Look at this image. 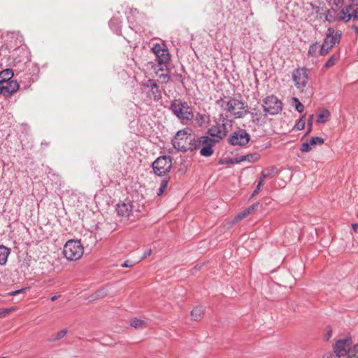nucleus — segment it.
Here are the masks:
<instances>
[{
    "label": "nucleus",
    "instance_id": "obj_1",
    "mask_svg": "<svg viewBox=\"0 0 358 358\" xmlns=\"http://www.w3.org/2000/svg\"><path fill=\"white\" fill-rule=\"evenodd\" d=\"M221 108L235 118H243L249 113V108L242 99L230 97L227 100L217 101Z\"/></svg>",
    "mask_w": 358,
    "mask_h": 358
},
{
    "label": "nucleus",
    "instance_id": "obj_2",
    "mask_svg": "<svg viewBox=\"0 0 358 358\" xmlns=\"http://www.w3.org/2000/svg\"><path fill=\"white\" fill-rule=\"evenodd\" d=\"M198 141L193 135L189 133V129L178 131L173 139L172 144L173 147L180 151H193L198 146Z\"/></svg>",
    "mask_w": 358,
    "mask_h": 358
},
{
    "label": "nucleus",
    "instance_id": "obj_3",
    "mask_svg": "<svg viewBox=\"0 0 358 358\" xmlns=\"http://www.w3.org/2000/svg\"><path fill=\"white\" fill-rule=\"evenodd\" d=\"M152 52L156 57V64L154 66L159 67L158 69L162 71L166 70V65L171 59V55L164 43H155L151 48Z\"/></svg>",
    "mask_w": 358,
    "mask_h": 358
},
{
    "label": "nucleus",
    "instance_id": "obj_4",
    "mask_svg": "<svg viewBox=\"0 0 358 358\" xmlns=\"http://www.w3.org/2000/svg\"><path fill=\"white\" fill-rule=\"evenodd\" d=\"M170 109L182 122L190 121L194 117L193 112L187 103L180 99L173 100L171 103Z\"/></svg>",
    "mask_w": 358,
    "mask_h": 358
},
{
    "label": "nucleus",
    "instance_id": "obj_5",
    "mask_svg": "<svg viewBox=\"0 0 358 358\" xmlns=\"http://www.w3.org/2000/svg\"><path fill=\"white\" fill-rule=\"evenodd\" d=\"M84 248L80 241L69 240L63 248L64 256L69 261L79 259L83 255Z\"/></svg>",
    "mask_w": 358,
    "mask_h": 358
},
{
    "label": "nucleus",
    "instance_id": "obj_6",
    "mask_svg": "<svg viewBox=\"0 0 358 358\" xmlns=\"http://www.w3.org/2000/svg\"><path fill=\"white\" fill-rule=\"evenodd\" d=\"M341 34L340 30L335 31L334 28L329 27L327 29L324 42L320 47L319 54L322 56L326 55L336 44L339 43Z\"/></svg>",
    "mask_w": 358,
    "mask_h": 358
},
{
    "label": "nucleus",
    "instance_id": "obj_7",
    "mask_svg": "<svg viewBox=\"0 0 358 358\" xmlns=\"http://www.w3.org/2000/svg\"><path fill=\"white\" fill-rule=\"evenodd\" d=\"M231 121L222 117L219 120L215 126L208 129V134L214 138L213 141L218 142L229 132V128L231 126Z\"/></svg>",
    "mask_w": 358,
    "mask_h": 358
},
{
    "label": "nucleus",
    "instance_id": "obj_8",
    "mask_svg": "<svg viewBox=\"0 0 358 358\" xmlns=\"http://www.w3.org/2000/svg\"><path fill=\"white\" fill-rule=\"evenodd\" d=\"M172 167V159L169 156H161L152 163L154 173L163 176L169 173Z\"/></svg>",
    "mask_w": 358,
    "mask_h": 358
},
{
    "label": "nucleus",
    "instance_id": "obj_9",
    "mask_svg": "<svg viewBox=\"0 0 358 358\" xmlns=\"http://www.w3.org/2000/svg\"><path fill=\"white\" fill-rule=\"evenodd\" d=\"M352 341L351 337L339 339L334 346L335 355L339 358H344L348 356L349 352L352 348Z\"/></svg>",
    "mask_w": 358,
    "mask_h": 358
},
{
    "label": "nucleus",
    "instance_id": "obj_10",
    "mask_svg": "<svg viewBox=\"0 0 358 358\" xmlns=\"http://www.w3.org/2000/svg\"><path fill=\"white\" fill-rule=\"evenodd\" d=\"M262 106L264 112L270 115H276L282 109V102L273 95L266 97L263 101Z\"/></svg>",
    "mask_w": 358,
    "mask_h": 358
},
{
    "label": "nucleus",
    "instance_id": "obj_11",
    "mask_svg": "<svg viewBox=\"0 0 358 358\" xmlns=\"http://www.w3.org/2000/svg\"><path fill=\"white\" fill-rule=\"evenodd\" d=\"M292 80L295 87L303 91L308 81V75L305 68H298L292 72Z\"/></svg>",
    "mask_w": 358,
    "mask_h": 358
},
{
    "label": "nucleus",
    "instance_id": "obj_12",
    "mask_svg": "<svg viewBox=\"0 0 358 358\" xmlns=\"http://www.w3.org/2000/svg\"><path fill=\"white\" fill-rule=\"evenodd\" d=\"M133 203L128 199L120 201L116 206V211L120 217L129 218L133 212Z\"/></svg>",
    "mask_w": 358,
    "mask_h": 358
},
{
    "label": "nucleus",
    "instance_id": "obj_13",
    "mask_svg": "<svg viewBox=\"0 0 358 358\" xmlns=\"http://www.w3.org/2000/svg\"><path fill=\"white\" fill-rule=\"evenodd\" d=\"M250 135L245 130L234 132L229 138V143L233 145H245L250 141Z\"/></svg>",
    "mask_w": 358,
    "mask_h": 358
},
{
    "label": "nucleus",
    "instance_id": "obj_14",
    "mask_svg": "<svg viewBox=\"0 0 358 358\" xmlns=\"http://www.w3.org/2000/svg\"><path fill=\"white\" fill-rule=\"evenodd\" d=\"M215 143V141L208 136H201L198 141V145L203 144L204 146L201 149L200 154L204 157L211 156L213 154L212 147Z\"/></svg>",
    "mask_w": 358,
    "mask_h": 358
},
{
    "label": "nucleus",
    "instance_id": "obj_15",
    "mask_svg": "<svg viewBox=\"0 0 358 358\" xmlns=\"http://www.w3.org/2000/svg\"><path fill=\"white\" fill-rule=\"evenodd\" d=\"M354 6L352 5H348L341 8L339 13L338 14V19L345 22H349L352 19V11Z\"/></svg>",
    "mask_w": 358,
    "mask_h": 358
},
{
    "label": "nucleus",
    "instance_id": "obj_16",
    "mask_svg": "<svg viewBox=\"0 0 358 358\" xmlns=\"http://www.w3.org/2000/svg\"><path fill=\"white\" fill-rule=\"evenodd\" d=\"M19 89V84L16 80H8L6 85H3V96L8 98Z\"/></svg>",
    "mask_w": 358,
    "mask_h": 358
},
{
    "label": "nucleus",
    "instance_id": "obj_17",
    "mask_svg": "<svg viewBox=\"0 0 358 358\" xmlns=\"http://www.w3.org/2000/svg\"><path fill=\"white\" fill-rule=\"evenodd\" d=\"M157 66H154L156 76L161 80L162 83H167L170 79L168 67L166 66V70L164 71L159 70Z\"/></svg>",
    "mask_w": 358,
    "mask_h": 358
},
{
    "label": "nucleus",
    "instance_id": "obj_18",
    "mask_svg": "<svg viewBox=\"0 0 358 358\" xmlns=\"http://www.w3.org/2000/svg\"><path fill=\"white\" fill-rule=\"evenodd\" d=\"M10 252V250L8 248L4 245H0V265L6 264Z\"/></svg>",
    "mask_w": 358,
    "mask_h": 358
},
{
    "label": "nucleus",
    "instance_id": "obj_19",
    "mask_svg": "<svg viewBox=\"0 0 358 358\" xmlns=\"http://www.w3.org/2000/svg\"><path fill=\"white\" fill-rule=\"evenodd\" d=\"M13 76V71L10 69H6L0 72V83L10 80Z\"/></svg>",
    "mask_w": 358,
    "mask_h": 358
},
{
    "label": "nucleus",
    "instance_id": "obj_20",
    "mask_svg": "<svg viewBox=\"0 0 358 358\" xmlns=\"http://www.w3.org/2000/svg\"><path fill=\"white\" fill-rule=\"evenodd\" d=\"M204 314V308L202 306H197L194 308L192 312L191 315L192 319L195 321L200 320Z\"/></svg>",
    "mask_w": 358,
    "mask_h": 358
},
{
    "label": "nucleus",
    "instance_id": "obj_21",
    "mask_svg": "<svg viewBox=\"0 0 358 358\" xmlns=\"http://www.w3.org/2000/svg\"><path fill=\"white\" fill-rule=\"evenodd\" d=\"M68 330L66 329H64L61 331H59L54 334L48 341L50 342H57L61 339H62L67 334Z\"/></svg>",
    "mask_w": 358,
    "mask_h": 358
},
{
    "label": "nucleus",
    "instance_id": "obj_22",
    "mask_svg": "<svg viewBox=\"0 0 358 358\" xmlns=\"http://www.w3.org/2000/svg\"><path fill=\"white\" fill-rule=\"evenodd\" d=\"M150 96L155 101H158L162 98L161 90L158 85H154L152 90H150Z\"/></svg>",
    "mask_w": 358,
    "mask_h": 358
},
{
    "label": "nucleus",
    "instance_id": "obj_23",
    "mask_svg": "<svg viewBox=\"0 0 358 358\" xmlns=\"http://www.w3.org/2000/svg\"><path fill=\"white\" fill-rule=\"evenodd\" d=\"M329 116H330V112L327 109L323 110L318 115V118H317V122L318 123H322V124L326 123L329 120Z\"/></svg>",
    "mask_w": 358,
    "mask_h": 358
},
{
    "label": "nucleus",
    "instance_id": "obj_24",
    "mask_svg": "<svg viewBox=\"0 0 358 358\" xmlns=\"http://www.w3.org/2000/svg\"><path fill=\"white\" fill-rule=\"evenodd\" d=\"M108 288L103 287L99 290H97L94 294L92 295V299L93 300L99 299L105 297L108 294Z\"/></svg>",
    "mask_w": 358,
    "mask_h": 358
},
{
    "label": "nucleus",
    "instance_id": "obj_25",
    "mask_svg": "<svg viewBox=\"0 0 358 358\" xmlns=\"http://www.w3.org/2000/svg\"><path fill=\"white\" fill-rule=\"evenodd\" d=\"M291 104L299 113H302L304 110L303 105L300 102L299 99L296 97H292L291 99Z\"/></svg>",
    "mask_w": 358,
    "mask_h": 358
},
{
    "label": "nucleus",
    "instance_id": "obj_26",
    "mask_svg": "<svg viewBox=\"0 0 358 358\" xmlns=\"http://www.w3.org/2000/svg\"><path fill=\"white\" fill-rule=\"evenodd\" d=\"M318 43H315L310 45L308 54L310 57H316L318 53Z\"/></svg>",
    "mask_w": 358,
    "mask_h": 358
},
{
    "label": "nucleus",
    "instance_id": "obj_27",
    "mask_svg": "<svg viewBox=\"0 0 358 358\" xmlns=\"http://www.w3.org/2000/svg\"><path fill=\"white\" fill-rule=\"evenodd\" d=\"M130 325L136 329L141 328L145 326V322L142 320L134 318L131 320Z\"/></svg>",
    "mask_w": 358,
    "mask_h": 358
},
{
    "label": "nucleus",
    "instance_id": "obj_28",
    "mask_svg": "<svg viewBox=\"0 0 358 358\" xmlns=\"http://www.w3.org/2000/svg\"><path fill=\"white\" fill-rule=\"evenodd\" d=\"M329 5L332 7H335V9H338L342 7L343 4V0H327ZM334 8H332L333 9Z\"/></svg>",
    "mask_w": 358,
    "mask_h": 358
},
{
    "label": "nucleus",
    "instance_id": "obj_29",
    "mask_svg": "<svg viewBox=\"0 0 358 358\" xmlns=\"http://www.w3.org/2000/svg\"><path fill=\"white\" fill-rule=\"evenodd\" d=\"M324 139L321 137H312L310 139L309 142H310L311 147H313L317 144L322 145L324 143Z\"/></svg>",
    "mask_w": 358,
    "mask_h": 358
},
{
    "label": "nucleus",
    "instance_id": "obj_30",
    "mask_svg": "<svg viewBox=\"0 0 358 358\" xmlns=\"http://www.w3.org/2000/svg\"><path fill=\"white\" fill-rule=\"evenodd\" d=\"M338 60V57L335 55H333L330 57V58L327 60V62H326L325 64V67L326 68H330L331 66H333L335 64H336V62Z\"/></svg>",
    "mask_w": 358,
    "mask_h": 358
},
{
    "label": "nucleus",
    "instance_id": "obj_31",
    "mask_svg": "<svg viewBox=\"0 0 358 358\" xmlns=\"http://www.w3.org/2000/svg\"><path fill=\"white\" fill-rule=\"evenodd\" d=\"M167 185H168L167 180H162L161 184H160V187L158 189V190L157 192V194L158 196H161L164 193L165 189L167 187Z\"/></svg>",
    "mask_w": 358,
    "mask_h": 358
},
{
    "label": "nucleus",
    "instance_id": "obj_32",
    "mask_svg": "<svg viewBox=\"0 0 358 358\" xmlns=\"http://www.w3.org/2000/svg\"><path fill=\"white\" fill-rule=\"evenodd\" d=\"M347 358H358V345H355L352 347Z\"/></svg>",
    "mask_w": 358,
    "mask_h": 358
},
{
    "label": "nucleus",
    "instance_id": "obj_33",
    "mask_svg": "<svg viewBox=\"0 0 358 358\" xmlns=\"http://www.w3.org/2000/svg\"><path fill=\"white\" fill-rule=\"evenodd\" d=\"M250 214V210H245L244 211L240 213L236 217L235 219L234 220L233 222H237L238 220H241L243 218H245V217H247L248 215Z\"/></svg>",
    "mask_w": 358,
    "mask_h": 358
},
{
    "label": "nucleus",
    "instance_id": "obj_34",
    "mask_svg": "<svg viewBox=\"0 0 358 358\" xmlns=\"http://www.w3.org/2000/svg\"><path fill=\"white\" fill-rule=\"evenodd\" d=\"M259 159V155L257 153L246 155V161L249 162H257Z\"/></svg>",
    "mask_w": 358,
    "mask_h": 358
},
{
    "label": "nucleus",
    "instance_id": "obj_35",
    "mask_svg": "<svg viewBox=\"0 0 358 358\" xmlns=\"http://www.w3.org/2000/svg\"><path fill=\"white\" fill-rule=\"evenodd\" d=\"M15 310V308L12 307L10 308H1L0 309V317H5Z\"/></svg>",
    "mask_w": 358,
    "mask_h": 358
},
{
    "label": "nucleus",
    "instance_id": "obj_36",
    "mask_svg": "<svg viewBox=\"0 0 358 358\" xmlns=\"http://www.w3.org/2000/svg\"><path fill=\"white\" fill-rule=\"evenodd\" d=\"M312 149V147L310 144V142H308V143H303L302 145H301V151L303 152H308L309 151H310Z\"/></svg>",
    "mask_w": 358,
    "mask_h": 358
},
{
    "label": "nucleus",
    "instance_id": "obj_37",
    "mask_svg": "<svg viewBox=\"0 0 358 358\" xmlns=\"http://www.w3.org/2000/svg\"><path fill=\"white\" fill-rule=\"evenodd\" d=\"M298 130H302L305 127V120L301 118L295 125Z\"/></svg>",
    "mask_w": 358,
    "mask_h": 358
},
{
    "label": "nucleus",
    "instance_id": "obj_38",
    "mask_svg": "<svg viewBox=\"0 0 358 358\" xmlns=\"http://www.w3.org/2000/svg\"><path fill=\"white\" fill-rule=\"evenodd\" d=\"M196 120L200 125H202L206 122L205 116L201 114H197Z\"/></svg>",
    "mask_w": 358,
    "mask_h": 358
},
{
    "label": "nucleus",
    "instance_id": "obj_39",
    "mask_svg": "<svg viewBox=\"0 0 358 358\" xmlns=\"http://www.w3.org/2000/svg\"><path fill=\"white\" fill-rule=\"evenodd\" d=\"M244 161H246V155L236 157L235 159L231 160V163H240Z\"/></svg>",
    "mask_w": 358,
    "mask_h": 358
},
{
    "label": "nucleus",
    "instance_id": "obj_40",
    "mask_svg": "<svg viewBox=\"0 0 358 358\" xmlns=\"http://www.w3.org/2000/svg\"><path fill=\"white\" fill-rule=\"evenodd\" d=\"M270 175H271V173H266L264 171L262 172V176H261V178L259 179V181L258 184H259V185H262L264 179L268 177Z\"/></svg>",
    "mask_w": 358,
    "mask_h": 358
},
{
    "label": "nucleus",
    "instance_id": "obj_41",
    "mask_svg": "<svg viewBox=\"0 0 358 358\" xmlns=\"http://www.w3.org/2000/svg\"><path fill=\"white\" fill-rule=\"evenodd\" d=\"M313 119V115H310L308 120V133L310 132L312 129Z\"/></svg>",
    "mask_w": 358,
    "mask_h": 358
},
{
    "label": "nucleus",
    "instance_id": "obj_42",
    "mask_svg": "<svg viewBox=\"0 0 358 358\" xmlns=\"http://www.w3.org/2000/svg\"><path fill=\"white\" fill-rule=\"evenodd\" d=\"M352 15L353 20H358V7L356 8H354Z\"/></svg>",
    "mask_w": 358,
    "mask_h": 358
},
{
    "label": "nucleus",
    "instance_id": "obj_43",
    "mask_svg": "<svg viewBox=\"0 0 358 358\" xmlns=\"http://www.w3.org/2000/svg\"><path fill=\"white\" fill-rule=\"evenodd\" d=\"M25 289H26V288H22V289H17V290H15V291L10 292L9 294L10 296H15V295H17L18 294L22 293Z\"/></svg>",
    "mask_w": 358,
    "mask_h": 358
},
{
    "label": "nucleus",
    "instance_id": "obj_44",
    "mask_svg": "<svg viewBox=\"0 0 358 358\" xmlns=\"http://www.w3.org/2000/svg\"><path fill=\"white\" fill-rule=\"evenodd\" d=\"M134 266V263L131 261L127 260L122 264L123 267H132Z\"/></svg>",
    "mask_w": 358,
    "mask_h": 358
},
{
    "label": "nucleus",
    "instance_id": "obj_45",
    "mask_svg": "<svg viewBox=\"0 0 358 358\" xmlns=\"http://www.w3.org/2000/svg\"><path fill=\"white\" fill-rule=\"evenodd\" d=\"M153 80H151V79H149V80H145L144 82H143V85L146 87H148V86L150 85V84H151V83L152 82Z\"/></svg>",
    "mask_w": 358,
    "mask_h": 358
},
{
    "label": "nucleus",
    "instance_id": "obj_46",
    "mask_svg": "<svg viewBox=\"0 0 358 358\" xmlns=\"http://www.w3.org/2000/svg\"><path fill=\"white\" fill-rule=\"evenodd\" d=\"M261 186L262 185H259V184L257 185L256 189L254 190V192L252 193V196H254L255 195H256L259 193Z\"/></svg>",
    "mask_w": 358,
    "mask_h": 358
},
{
    "label": "nucleus",
    "instance_id": "obj_47",
    "mask_svg": "<svg viewBox=\"0 0 358 358\" xmlns=\"http://www.w3.org/2000/svg\"><path fill=\"white\" fill-rule=\"evenodd\" d=\"M322 358H339L336 355L334 354H327L323 356Z\"/></svg>",
    "mask_w": 358,
    "mask_h": 358
},
{
    "label": "nucleus",
    "instance_id": "obj_48",
    "mask_svg": "<svg viewBox=\"0 0 358 358\" xmlns=\"http://www.w3.org/2000/svg\"><path fill=\"white\" fill-rule=\"evenodd\" d=\"M258 206V203H255V204H253L252 206H251L250 208H248L247 210H250V213L255 209V208Z\"/></svg>",
    "mask_w": 358,
    "mask_h": 358
},
{
    "label": "nucleus",
    "instance_id": "obj_49",
    "mask_svg": "<svg viewBox=\"0 0 358 358\" xmlns=\"http://www.w3.org/2000/svg\"><path fill=\"white\" fill-rule=\"evenodd\" d=\"M151 254V250H147L145 252H144V255H143V257H146L149 255H150Z\"/></svg>",
    "mask_w": 358,
    "mask_h": 358
},
{
    "label": "nucleus",
    "instance_id": "obj_50",
    "mask_svg": "<svg viewBox=\"0 0 358 358\" xmlns=\"http://www.w3.org/2000/svg\"><path fill=\"white\" fill-rule=\"evenodd\" d=\"M331 330H329L326 336V340H329L331 337Z\"/></svg>",
    "mask_w": 358,
    "mask_h": 358
},
{
    "label": "nucleus",
    "instance_id": "obj_51",
    "mask_svg": "<svg viewBox=\"0 0 358 358\" xmlns=\"http://www.w3.org/2000/svg\"><path fill=\"white\" fill-rule=\"evenodd\" d=\"M154 85H157V84H156V83L153 80V81L151 83V84H150V85L148 86V88H149V89H150V90H152V87H154Z\"/></svg>",
    "mask_w": 358,
    "mask_h": 358
},
{
    "label": "nucleus",
    "instance_id": "obj_52",
    "mask_svg": "<svg viewBox=\"0 0 358 358\" xmlns=\"http://www.w3.org/2000/svg\"><path fill=\"white\" fill-rule=\"evenodd\" d=\"M352 229L355 232L358 231V224H357V223L353 224Z\"/></svg>",
    "mask_w": 358,
    "mask_h": 358
},
{
    "label": "nucleus",
    "instance_id": "obj_53",
    "mask_svg": "<svg viewBox=\"0 0 358 358\" xmlns=\"http://www.w3.org/2000/svg\"><path fill=\"white\" fill-rule=\"evenodd\" d=\"M0 94L3 96V85L0 83Z\"/></svg>",
    "mask_w": 358,
    "mask_h": 358
},
{
    "label": "nucleus",
    "instance_id": "obj_54",
    "mask_svg": "<svg viewBox=\"0 0 358 358\" xmlns=\"http://www.w3.org/2000/svg\"><path fill=\"white\" fill-rule=\"evenodd\" d=\"M58 299V296H53L50 298L51 301H54Z\"/></svg>",
    "mask_w": 358,
    "mask_h": 358
},
{
    "label": "nucleus",
    "instance_id": "obj_55",
    "mask_svg": "<svg viewBox=\"0 0 358 358\" xmlns=\"http://www.w3.org/2000/svg\"><path fill=\"white\" fill-rule=\"evenodd\" d=\"M353 4L357 5L358 0H350Z\"/></svg>",
    "mask_w": 358,
    "mask_h": 358
},
{
    "label": "nucleus",
    "instance_id": "obj_56",
    "mask_svg": "<svg viewBox=\"0 0 358 358\" xmlns=\"http://www.w3.org/2000/svg\"><path fill=\"white\" fill-rule=\"evenodd\" d=\"M353 28L355 29V31L357 33L358 32V27H353Z\"/></svg>",
    "mask_w": 358,
    "mask_h": 358
},
{
    "label": "nucleus",
    "instance_id": "obj_57",
    "mask_svg": "<svg viewBox=\"0 0 358 358\" xmlns=\"http://www.w3.org/2000/svg\"><path fill=\"white\" fill-rule=\"evenodd\" d=\"M357 217H358V213H357Z\"/></svg>",
    "mask_w": 358,
    "mask_h": 358
}]
</instances>
